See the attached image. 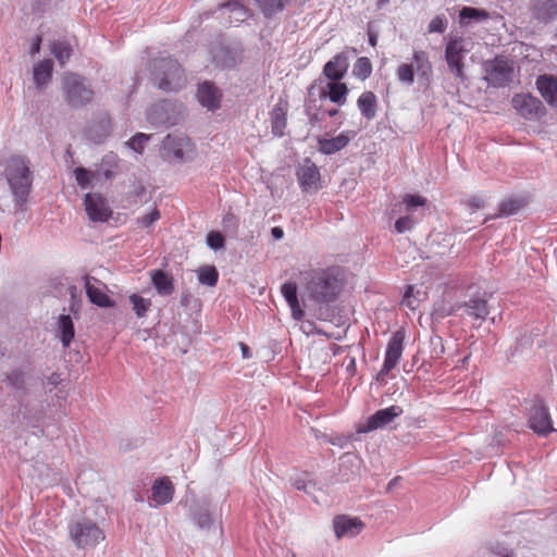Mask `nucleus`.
<instances>
[{
    "label": "nucleus",
    "instance_id": "0eeeda50",
    "mask_svg": "<svg viewBox=\"0 0 557 557\" xmlns=\"http://www.w3.org/2000/svg\"><path fill=\"white\" fill-rule=\"evenodd\" d=\"M188 519L200 530L209 531L215 523L216 512L207 498L186 497Z\"/></svg>",
    "mask_w": 557,
    "mask_h": 557
},
{
    "label": "nucleus",
    "instance_id": "2eb2a0df",
    "mask_svg": "<svg viewBox=\"0 0 557 557\" xmlns=\"http://www.w3.org/2000/svg\"><path fill=\"white\" fill-rule=\"evenodd\" d=\"M296 176L304 193H317L321 188L319 168L308 158L297 169Z\"/></svg>",
    "mask_w": 557,
    "mask_h": 557
},
{
    "label": "nucleus",
    "instance_id": "680f3d73",
    "mask_svg": "<svg viewBox=\"0 0 557 557\" xmlns=\"http://www.w3.org/2000/svg\"><path fill=\"white\" fill-rule=\"evenodd\" d=\"M40 45H41V36H36L34 39L32 47H30V53L36 54L40 51Z\"/></svg>",
    "mask_w": 557,
    "mask_h": 557
},
{
    "label": "nucleus",
    "instance_id": "a878e982",
    "mask_svg": "<svg viewBox=\"0 0 557 557\" xmlns=\"http://www.w3.org/2000/svg\"><path fill=\"white\" fill-rule=\"evenodd\" d=\"M174 486L168 478L157 479L151 487V498L157 505H165L172 502Z\"/></svg>",
    "mask_w": 557,
    "mask_h": 557
},
{
    "label": "nucleus",
    "instance_id": "a19ab883",
    "mask_svg": "<svg viewBox=\"0 0 557 557\" xmlns=\"http://www.w3.org/2000/svg\"><path fill=\"white\" fill-rule=\"evenodd\" d=\"M74 174L78 186L83 189L92 188V182L99 180V172L90 171L83 166L76 168Z\"/></svg>",
    "mask_w": 557,
    "mask_h": 557
},
{
    "label": "nucleus",
    "instance_id": "de8ad7c7",
    "mask_svg": "<svg viewBox=\"0 0 557 557\" xmlns=\"http://www.w3.org/2000/svg\"><path fill=\"white\" fill-rule=\"evenodd\" d=\"M206 243L210 249L216 251L224 248L225 238L219 231H211L207 234Z\"/></svg>",
    "mask_w": 557,
    "mask_h": 557
},
{
    "label": "nucleus",
    "instance_id": "7c9ffc66",
    "mask_svg": "<svg viewBox=\"0 0 557 557\" xmlns=\"http://www.w3.org/2000/svg\"><path fill=\"white\" fill-rule=\"evenodd\" d=\"M91 277H85L86 295L89 301L101 308H110L114 306V301L99 287L90 282Z\"/></svg>",
    "mask_w": 557,
    "mask_h": 557
},
{
    "label": "nucleus",
    "instance_id": "e433bc0d",
    "mask_svg": "<svg viewBox=\"0 0 557 557\" xmlns=\"http://www.w3.org/2000/svg\"><path fill=\"white\" fill-rule=\"evenodd\" d=\"M292 0H257L258 7L268 18L281 13Z\"/></svg>",
    "mask_w": 557,
    "mask_h": 557
},
{
    "label": "nucleus",
    "instance_id": "c756f323",
    "mask_svg": "<svg viewBox=\"0 0 557 557\" xmlns=\"http://www.w3.org/2000/svg\"><path fill=\"white\" fill-rule=\"evenodd\" d=\"M57 334L64 348L69 347L75 336L74 322L70 314H60L57 322Z\"/></svg>",
    "mask_w": 557,
    "mask_h": 557
},
{
    "label": "nucleus",
    "instance_id": "774afa93",
    "mask_svg": "<svg viewBox=\"0 0 557 557\" xmlns=\"http://www.w3.org/2000/svg\"><path fill=\"white\" fill-rule=\"evenodd\" d=\"M327 115L329 116H335L338 114V110L337 109H330L326 111Z\"/></svg>",
    "mask_w": 557,
    "mask_h": 557
},
{
    "label": "nucleus",
    "instance_id": "412c9836",
    "mask_svg": "<svg viewBox=\"0 0 557 557\" xmlns=\"http://www.w3.org/2000/svg\"><path fill=\"white\" fill-rule=\"evenodd\" d=\"M349 67V57L347 52H339L333 57L323 67V74L334 82L341 81Z\"/></svg>",
    "mask_w": 557,
    "mask_h": 557
},
{
    "label": "nucleus",
    "instance_id": "bf43d9fd",
    "mask_svg": "<svg viewBox=\"0 0 557 557\" xmlns=\"http://www.w3.org/2000/svg\"><path fill=\"white\" fill-rule=\"evenodd\" d=\"M455 309H457V307L446 308L445 305H440L434 308L433 314L436 315L437 318H445L447 315H450Z\"/></svg>",
    "mask_w": 557,
    "mask_h": 557
},
{
    "label": "nucleus",
    "instance_id": "37998d69",
    "mask_svg": "<svg viewBox=\"0 0 557 557\" xmlns=\"http://www.w3.org/2000/svg\"><path fill=\"white\" fill-rule=\"evenodd\" d=\"M198 280L203 285L215 286L219 280V272L213 265L201 267L198 270Z\"/></svg>",
    "mask_w": 557,
    "mask_h": 557
},
{
    "label": "nucleus",
    "instance_id": "ea45409f",
    "mask_svg": "<svg viewBox=\"0 0 557 557\" xmlns=\"http://www.w3.org/2000/svg\"><path fill=\"white\" fill-rule=\"evenodd\" d=\"M286 127V112L281 106H275L271 111V128L275 136H283Z\"/></svg>",
    "mask_w": 557,
    "mask_h": 557
},
{
    "label": "nucleus",
    "instance_id": "3c124183",
    "mask_svg": "<svg viewBox=\"0 0 557 557\" xmlns=\"http://www.w3.org/2000/svg\"><path fill=\"white\" fill-rule=\"evenodd\" d=\"M447 27V20L444 15H436L431 20L428 26L429 33L443 34Z\"/></svg>",
    "mask_w": 557,
    "mask_h": 557
},
{
    "label": "nucleus",
    "instance_id": "052dcab7",
    "mask_svg": "<svg viewBox=\"0 0 557 557\" xmlns=\"http://www.w3.org/2000/svg\"><path fill=\"white\" fill-rule=\"evenodd\" d=\"M468 205L471 209L478 210L484 207V201L478 196H473L468 200Z\"/></svg>",
    "mask_w": 557,
    "mask_h": 557
},
{
    "label": "nucleus",
    "instance_id": "2f4dec72",
    "mask_svg": "<svg viewBox=\"0 0 557 557\" xmlns=\"http://www.w3.org/2000/svg\"><path fill=\"white\" fill-rule=\"evenodd\" d=\"M53 63L51 60L46 59L40 61L34 66L33 76L34 83L38 89L47 87L52 77Z\"/></svg>",
    "mask_w": 557,
    "mask_h": 557
},
{
    "label": "nucleus",
    "instance_id": "8fccbe9b",
    "mask_svg": "<svg viewBox=\"0 0 557 557\" xmlns=\"http://www.w3.org/2000/svg\"><path fill=\"white\" fill-rule=\"evenodd\" d=\"M150 139V135H147V134H144V133H137L136 135H134L129 141H128V145L129 147L136 151V152H141L144 150V146L145 144Z\"/></svg>",
    "mask_w": 557,
    "mask_h": 557
},
{
    "label": "nucleus",
    "instance_id": "49530a36",
    "mask_svg": "<svg viewBox=\"0 0 557 557\" xmlns=\"http://www.w3.org/2000/svg\"><path fill=\"white\" fill-rule=\"evenodd\" d=\"M397 78L400 83L411 86L414 82L413 64L403 63L396 71Z\"/></svg>",
    "mask_w": 557,
    "mask_h": 557
},
{
    "label": "nucleus",
    "instance_id": "4c0bfd02",
    "mask_svg": "<svg viewBox=\"0 0 557 557\" xmlns=\"http://www.w3.org/2000/svg\"><path fill=\"white\" fill-rule=\"evenodd\" d=\"M50 50L61 66H64L73 54L71 44L63 40L53 41Z\"/></svg>",
    "mask_w": 557,
    "mask_h": 557
},
{
    "label": "nucleus",
    "instance_id": "f03ea898",
    "mask_svg": "<svg viewBox=\"0 0 557 557\" xmlns=\"http://www.w3.org/2000/svg\"><path fill=\"white\" fill-rule=\"evenodd\" d=\"M343 287V277L336 268L312 271L306 284L309 298L317 304L335 301Z\"/></svg>",
    "mask_w": 557,
    "mask_h": 557
},
{
    "label": "nucleus",
    "instance_id": "f257e3e1",
    "mask_svg": "<svg viewBox=\"0 0 557 557\" xmlns=\"http://www.w3.org/2000/svg\"><path fill=\"white\" fill-rule=\"evenodd\" d=\"M3 175L13 196L15 208L23 210L34 178L29 159L20 154L11 156L4 162Z\"/></svg>",
    "mask_w": 557,
    "mask_h": 557
},
{
    "label": "nucleus",
    "instance_id": "aec40b11",
    "mask_svg": "<svg viewBox=\"0 0 557 557\" xmlns=\"http://www.w3.org/2000/svg\"><path fill=\"white\" fill-rule=\"evenodd\" d=\"M355 136V132L346 131L333 138L319 137L318 138V150L325 154H334L344 149Z\"/></svg>",
    "mask_w": 557,
    "mask_h": 557
},
{
    "label": "nucleus",
    "instance_id": "bb28decb",
    "mask_svg": "<svg viewBox=\"0 0 557 557\" xmlns=\"http://www.w3.org/2000/svg\"><path fill=\"white\" fill-rule=\"evenodd\" d=\"M150 278L158 295L166 297L173 294L174 278L171 273H168L160 269L152 270L150 271Z\"/></svg>",
    "mask_w": 557,
    "mask_h": 557
},
{
    "label": "nucleus",
    "instance_id": "9b49d317",
    "mask_svg": "<svg viewBox=\"0 0 557 557\" xmlns=\"http://www.w3.org/2000/svg\"><path fill=\"white\" fill-rule=\"evenodd\" d=\"M467 50L463 48L462 38L450 39L445 47V61L449 72L461 82L466 81L463 57Z\"/></svg>",
    "mask_w": 557,
    "mask_h": 557
},
{
    "label": "nucleus",
    "instance_id": "13d9d810",
    "mask_svg": "<svg viewBox=\"0 0 557 557\" xmlns=\"http://www.w3.org/2000/svg\"><path fill=\"white\" fill-rule=\"evenodd\" d=\"M60 382H61L60 374L52 373L51 375L47 376L42 381V385L45 388H47L49 392H51L52 388L57 387L60 384Z\"/></svg>",
    "mask_w": 557,
    "mask_h": 557
},
{
    "label": "nucleus",
    "instance_id": "6e6552de",
    "mask_svg": "<svg viewBox=\"0 0 557 557\" xmlns=\"http://www.w3.org/2000/svg\"><path fill=\"white\" fill-rule=\"evenodd\" d=\"M484 79L488 85L500 88L512 82L513 63L504 55H497L484 63Z\"/></svg>",
    "mask_w": 557,
    "mask_h": 557
},
{
    "label": "nucleus",
    "instance_id": "f8f14e48",
    "mask_svg": "<svg viewBox=\"0 0 557 557\" xmlns=\"http://www.w3.org/2000/svg\"><path fill=\"white\" fill-rule=\"evenodd\" d=\"M529 426L540 436H546L554 431L548 408L542 399L536 398L530 408Z\"/></svg>",
    "mask_w": 557,
    "mask_h": 557
},
{
    "label": "nucleus",
    "instance_id": "393cba45",
    "mask_svg": "<svg viewBox=\"0 0 557 557\" xmlns=\"http://www.w3.org/2000/svg\"><path fill=\"white\" fill-rule=\"evenodd\" d=\"M281 293L292 310V317L296 321L302 320L305 311L298 300L297 285L294 282H286L281 287Z\"/></svg>",
    "mask_w": 557,
    "mask_h": 557
},
{
    "label": "nucleus",
    "instance_id": "58836bf2",
    "mask_svg": "<svg viewBox=\"0 0 557 557\" xmlns=\"http://www.w3.org/2000/svg\"><path fill=\"white\" fill-rule=\"evenodd\" d=\"M220 9H227L228 12L232 14L230 16V23L236 22L242 23L249 16V10L242 3H239L237 0H232L226 3L221 4Z\"/></svg>",
    "mask_w": 557,
    "mask_h": 557
},
{
    "label": "nucleus",
    "instance_id": "4be33fe9",
    "mask_svg": "<svg viewBox=\"0 0 557 557\" xmlns=\"http://www.w3.org/2000/svg\"><path fill=\"white\" fill-rule=\"evenodd\" d=\"M197 99L202 107L215 111L220 108L221 92L212 83L203 82L198 85Z\"/></svg>",
    "mask_w": 557,
    "mask_h": 557
},
{
    "label": "nucleus",
    "instance_id": "6e6d98bb",
    "mask_svg": "<svg viewBox=\"0 0 557 557\" xmlns=\"http://www.w3.org/2000/svg\"><path fill=\"white\" fill-rule=\"evenodd\" d=\"M404 203L407 209L410 210L414 207L423 206L425 203V199L418 195H406L404 198Z\"/></svg>",
    "mask_w": 557,
    "mask_h": 557
},
{
    "label": "nucleus",
    "instance_id": "dca6fc26",
    "mask_svg": "<svg viewBox=\"0 0 557 557\" xmlns=\"http://www.w3.org/2000/svg\"><path fill=\"white\" fill-rule=\"evenodd\" d=\"M404 339L405 335L401 331H397L392 335L386 347L384 363L377 374V379L387 375L397 366L404 350Z\"/></svg>",
    "mask_w": 557,
    "mask_h": 557
},
{
    "label": "nucleus",
    "instance_id": "4d7b16f0",
    "mask_svg": "<svg viewBox=\"0 0 557 557\" xmlns=\"http://www.w3.org/2000/svg\"><path fill=\"white\" fill-rule=\"evenodd\" d=\"M306 114L309 119V123L311 125H314L319 122H321L323 119L319 115V113L317 112V108L315 106H312V104H306Z\"/></svg>",
    "mask_w": 557,
    "mask_h": 557
},
{
    "label": "nucleus",
    "instance_id": "1a4fd4ad",
    "mask_svg": "<svg viewBox=\"0 0 557 557\" xmlns=\"http://www.w3.org/2000/svg\"><path fill=\"white\" fill-rule=\"evenodd\" d=\"M147 120L151 125L169 127L178 124L181 115L175 103L164 100L148 109Z\"/></svg>",
    "mask_w": 557,
    "mask_h": 557
},
{
    "label": "nucleus",
    "instance_id": "72a5a7b5",
    "mask_svg": "<svg viewBox=\"0 0 557 557\" xmlns=\"http://www.w3.org/2000/svg\"><path fill=\"white\" fill-rule=\"evenodd\" d=\"M490 18V13L484 9L463 7L459 11V23L461 26H469L472 23L484 22Z\"/></svg>",
    "mask_w": 557,
    "mask_h": 557
},
{
    "label": "nucleus",
    "instance_id": "cd10ccee",
    "mask_svg": "<svg viewBox=\"0 0 557 557\" xmlns=\"http://www.w3.org/2000/svg\"><path fill=\"white\" fill-rule=\"evenodd\" d=\"M213 63L221 69H232L237 64V52L226 46L219 45L211 50Z\"/></svg>",
    "mask_w": 557,
    "mask_h": 557
},
{
    "label": "nucleus",
    "instance_id": "0e129e2a",
    "mask_svg": "<svg viewBox=\"0 0 557 557\" xmlns=\"http://www.w3.org/2000/svg\"><path fill=\"white\" fill-rule=\"evenodd\" d=\"M368 36H369V44L372 46V47H375L376 44H377V35L375 33H373L372 30H368Z\"/></svg>",
    "mask_w": 557,
    "mask_h": 557
},
{
    "label": "nucleus",
    "instance_id": "603ef678",
    "mask_svg": "<svg viewBox=\"0 0 557 557\" xmlns=\"http://www.w3.org/2000/svg\"><path fill=\"white\" fill-rule=\"evenodd\" d=\"M160 219V212L157 208L151 210L149 213L137 219V224L143 228L150 227L154 222Z\"/></svg>",
    "mask_w": 557,
    "mask_h": 557
},
{
    "label": "nucleus",
    "instance_id": "473e14b6",
    "mask_svg": "<svg viewBox=\"0 0 557 557\" xmlns=\"http://www.w3.org/2000/svg\"><path fill=\"white\" fill-rule=\"evenodd\" d=\"M358 109L361 115L367 120L371 121L376 115L377 100L376 96L372 91L362 92L357 100Z\"/></svg>",
    "mask_w": 557,
    "mask_h": 557
},
{
    "label": "nucleus",
    "instance_id": "a211bd4d",
    "mask_svg": "<svg viewBox=\"0 0 557 557\" xmlns=\"http://www.w3.org/2000/svg\"><path fill=\"white\" fill-rule=\"evenodd\" d=\"M333 528L337 539L355 537L361 533L363 523L359 518L342 515L334 518Z\"/></svg>",
    "mask_w": 557,
    "mask_h": 557
},
{
    "label": "nucleus",
    "instance_id": "4468645a",
    "mask_svg": "<svg viewBox=\"0 0 557 557\" xmlns=\"http://www.w3.org/2000/svg\"><path fill=\"white\" fill-rule=\"evenodd\" d=\"M404 410L400 406L393 405L391 407L380 409L371 414L366 423L357 428L358 433H368L377 429H383L392 423L396 418L403 414Z\"/></svg>",
    "mask_w": 557,
    "mask_h": 557
},
{
    "label": "nucleus",
    "instance_id": "09e8293b",
    "mask_svg": "<svg viewBox=\"0 0 557 557\" xmlns=\"http://www.w3.org/2000/svg\"><path fill=\"white\" fill-rule=\"evenodd\" d=\"M414 225H416V220L411 215L407 214V215L400 216L399 219L396 220L395 231L398 234H403V233L411 231Z\"/></svg>",
    "mask_w": 557,
    "mask_h": 557
},
{
    "label": "nucleus",
    "instance_id": "69168bd1",
    "mask_svg": "<svg viewBox=\"0 0 557 557\" xmlns=\"http://www.w3.org/2000/svg\"><path fill=\"white\" fill-rule=\"evenodd\" d=\"M240 349L244 358L248 359L251 357L250 348L246 344L240 343Z\"/></svg>",
    "mask_w": 557,
    "mask_h": 557
},
{
    "label": "nucleus",
    "instance_id": "79ce46f5",
    "mask_svg": "<svg viewBox=\"0 0 557 557\" xmlns=\"http://www.w3.org/2000/svg\"><path fill=\"white\" fill-rule=\"evenodd\" d=\"M128 300L137 318L146 317L152 305L150 299L144 298L137 294L129 295Z\"/></svg>",
    "mask_w": 557,
    "mask_h": 557
},
{
    "label": "nucleus",
    "instance_id": "5fc2aeb1",
    "mask_svg": "<svg viewBox=\"0 0 557 557\" xmlns=\"http://www.w3.org/2000/svg\"><path fill=\"white\" fill-rule=\"evenodd\" d=\"M222 224L224 230L236 232L238 227V220L233 213H226L223 216Z\"/></svg>",
    "mask_w": 557,
    "mask_h": 557
},
{
    "label": "nucleus",
    "instance_id": "423d86ee",
    "mask_svg": "<svg viewBox=\"0 0 557 557\" xmlns=\"http://www.w3.org/2000/svg\"><path fill=\"white\" fill-rule=\"evenodd\" d=\"M62 88L65 101L72 108H81L92 100L94 91L85 78L75 73H65L62 76Z\"/></svg>",
    "mask_w": 557,
    "mask_h": 557
},
{
    "label": "nucleus",
    "instance_id": "c85d7f7f",
    "mask_svg": "<svg viewBox=\"0 0 557 557\" xmlns=\"http://www.w3.org/2000/svg\"><path fill=\"white\" fill-rule=\"evenodd\" d=\"M413 69L418 74V79L424 84H429L432 76V64L429 55L424 51H414L412 55Z\"/></svg>",
    "mask_w": 557,
    "mask_h": 557
},
{
    "label": "nucleus",
    "instance_id": "c03bdc74",
    "mask_svg": "<svg viewBox=\"0 0 557 557\" xmlns=\"http://www.w3.org/2000/svg\"><path fill=\"white\" fill-rule=\"evenodd\" d=\"M67 293L70 295L69 311L74 314L75 318H78L82 310V290L75 285H70Z\"/></svg>",
    "mask_w": 557,
    "mask_h": 557
},
{
    "label": "nucleus",
    "instance_id": "ddd939ff",
    "mask_svg": "<svg viewBox=\"0 0 557 557\" xmlns=\"http://www.w3.org/2000/svg\"><path fill=\"white\" fill-rule=\"evenodd\" d=\"M511 104L525 120L534 121L545 114V107L542 101L530 94L515 95Z\"/></svg>",
    "mask_w": 557,
    "mask_h": 557
},
{
    "label": "nucleus",
    "instance_id": "a18cd8bd",
    "mask_svg": "<svg viewBox=\"0 0 557 557\" xmlns=\"http://www.w3.org/2000/svg\"><path fill=\"white\" fill-rule=\"evenodd\" d=\"M352 73L356 77L362 81L368 78L372 73V64L370 60L366 57L357 59L354 65Z\"/></svg>",
    "mask_w": 557,
    "mask_h": 557
},
{
    "label": "nucleus",
    "instance_id": "f3484780",
    "mask_svg": "<svg viewBox=\"0 0 557 557\" xmlns=\"http://www.w3.org/2000/svg\"><path fill=\"white\" fill-rule=\"evenodd\" d=\"M84 205L86 213L92 222H108L112 216V210L100 194H86Z\"/></svg>",
    "mask_w": 557,
    "mask_h": 557
},
{
    "label": "nucleus",
    "instance_id": "7ed1b4c3",
    "mask_svg": "<svg viewBox=\"0 0 557 557\" xmlns=\"http://www.w3.org/2000/svg\"><path fill=\"white\" fill-rule=\"evenodd\" d=\"M33 370L28 362L23 361L17 364L9 366L2 371L0 381L7 388L13 392L18 404L20 412L24 419H28V406L25 403L33 385Z\"/></svg>",
    "mask_w": 557,
    "mask_h": 557
},
{
    "label": "nucleus",
    "instance_id": "9d476101",
    "mask_svg": "<svg viewBox=\"0 0 557 557\" xmlns=\"http://www.w3.org/2000/svg\"><path fill=\"white\" fill-rule=\"evenodd\" d=\"M190 148V140L184 134H169L164 137L161 147V156L170 162H183L186 160V152Z\"/></svg>",
    "mask_w": 557,
    "mask_h": 557
},
{
    "label": "nucleus",
    "instance_id": "6ab92c4d",
    "mask_svg": "<svg viewBox=\"0 0 557 557\" xmlns=\"http://www.w3.org/2000/svg\"><path fill=\"white\" fill-rule=\"evenodd\" d=\"M530 12L539 23H552L557 18V0H532Z\"/></svg>",
    "mask_w": 557,
    "mask_h": 557
},
{
    "label": "nucleus",
    "instance_id": "e2e57ef3",
    "mask_svg": "<svg viewBox=\"0 0 557 557\" xmlns=\"http://www.w3.org/2000/svg\"><path fill=\"white\" fill-rule=\"evenodd\" d=\"M271 235L275 240H280L284 236V231L280 226H274L271 228Z\"/></svg>",
    "mask_w": 557,
    "mask_h": 557
},
{
    "label": "nucleus",
    "instance_id": "338daca9",
    "mask_svg": "<svg viewBox=\"0 0 557 557\" xmlns=\"http://www.w3.org/2000/svg\"><path fill=\"white\" fill-rule=\"evenodd\" d=\"M411 292H412V287H411V286H409V287L407 288L406 293H405V296H404L405 301H407V305H408L409 307H412V304H411V300H410V294H411Z\"/></svg>",
    "mask_w": 557,
    "mask_h": 557
},
{
    "label": "nucleus",
    "instance_id": "864d4df0",
    "mask_svg": "<svg viewBox=\"0 0 557 557\" xmlns=\"http://www.w3.org/2000/svg\"><path fill=\"white\" fill-rule=\"evenodd\" d=\"M314 485L315 484L311 480L307 479V474L293 479V486L298 491L309 493L310 488L314 487Z\"/></svg>",
    "mask_w": 557,
    "mask_h": 557
},
{
    "label": "nucleus",
    "instance_id": "39448f33",
    "mask_svg": "<svg viewBox=\"0 0 557 557\" xmlns=\"http://www.w3.org/2000/svg\"><path fill=\"white\" fill-rule=\"evenodd\" d=\"M67 529L70 539L77 548L95 547L104 540L103 531L87 517L71 520Z\"/></svg>",
    "mask_w": 557,
    "mask_h": 557
},
{
    "label": "nucleus",
    "instance_id": "c9c22d12",
    "mask_svg": "<svg viewBox=\"0 0 557 557\" xmlns=\"http://www.w3.org/2000/svg\"><path fill=\"white\" fill-rule=\"evenodd\" d=\"M326 87L329 89V94H326L325 91H322L321 97H329V99L332 102L337 103L339 106H342L346 102V97L348 94V88H347L346 84L341 83L339 81L338 82L332 81V82L327 83Z\"/></svg>",
    "mask_w": 557,
    "mask_h": 557
},
{
    "label": "nucleus",
    "instance_id": "5701e85b",
    "mask_svg": "<svg viewBox=\"0 0 557 557\" xmlns=\"http://www.w3.org/2000/svg\"><path fill=\"white\" fill-rule=\"evenodd\" d=\"M457 310L463 309V313L475 320L483 321L490 313L487 300L484 297H471L468 301L456 305Z\"/></svg>",
    "mask_w": 557,
    "mask_h": 557
},
{
    "label": "nucleus",
    "instance_id": "f704fd0d",
    "mask_svg": "<svg viewBox=\"0 0 557 557\" xmlns=\"http://www.w3.org/2000/svg\"><path fill=\"white\" fill-rule=\"evenodd\" d=\"M527 205L523 197H509L499 205V212L494 218H504L517 214Z\"/></svg>",
    "mask_w": 557,
    "mask_h": 557
},
{
    "label": "nucleus",
    "instance_id": "b1692460",
    "mask_svg": "<svg viewBox=\"0 0 557 557\" xmlns=\"http://www.w3.org/2000/svg\"><path fill=\"white\" fill-rule=\"evenodd\" d=\"M536 87L545 101L557 108V77L553 75H540L536 79Z\"/></svg>",
    "mask_w": 557,
    "mask_h": 557
},
{
    "label": "nucleus",
    "instance_id": "20e7f679",
    "mask_svg": "<svg viewBox=\"0 0 557 557\" xmlns=\"http://www.w3.org/2000/svg\"><path fill=\"white\" fill-rule=\"evenodd\" d=\"M151 82L163 91H178L186 85L181 64L171 57L157 58L151 62Z\"/></svg>",
    "mask_w": 557,
    "mask_h": 557
}]
</instances>
